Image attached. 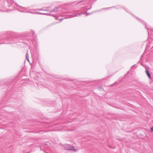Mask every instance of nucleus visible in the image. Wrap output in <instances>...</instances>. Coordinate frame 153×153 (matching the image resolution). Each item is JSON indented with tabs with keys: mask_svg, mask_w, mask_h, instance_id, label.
Here are the masks:
<instances>
[{
	"mask_svg": "<svg viewBox=\"0 0 153 153\" xmlns=\"http://www.w3.org/2000/svg\"><path fill=\"white\" fill-rule=\"evenodd\" d=\"M85 14V13H79L78 14V15L74 14V15H68V16H67V17L66 18H73V17L78 16H80L81 14ZM55 18H56V19H58L59 20H61V21H62V20H63L64 19V18H61V19H59L57 16H56L55 17ZM64 19H65V18H64Z\"/></svg>",
	"mask_w": 153,
	"mask_h": 153,
	"instance_id": "obj_1",
	"label": "nucleus"
},
{
	"mask_svg": "<svg viewBox=\"0 0 153 153\" xmlns=\"http://www.w3.org/2000/svg\"><path fill=\"white\" fill-rule=\"evenodd\" d=\"M61 16H64V15H61Z\"/></svg>",
	"mask_w": 153,
	"mask_h": 153,
	"instance_id": "obj_16",
	"label": "nucleus"
},
{
	"mask_svg": "<svg viewBox=\"0 0 153 153\" xmlns=\"http://www.w3.org/2000/svg\"><path fill=\"white\" fill-rule=\"evenodd\" d=\"M31 32H32V34H33V35H34V32L33 31H31Z\"/></svg>",
	"mask_w": 153,
	"mask_h": 153,
	"instance_id": "obj_13",
	"label": "nucleus"
},
{
	"mask_svg": "<svg viewBox=\"0 0 153 153\" xmlns=\"http://www.w3.org/2000/svg\"><path fill=\"white\" fill-rule=\"evenodd\" d=\"M26 8L25 7H19V11L21 12H26L27 11H26Z\"/></svg>",
	"mask_w": 153,
	"mask_h": 153,
	"instance_id": "obj_3",
	"label": "nucleus"
},
{
	"mask_svg": "<svg viewBox=\"0 0 153 153\" xmlns=\"http://www.w3.org/2000/svg\"><path fill=\"white\" fill-rule=\"evenodd\" d=\"M9 33H9L10 34H12V33L10 32H9Z\"/></svg>",
	"mask_w": 153,
	"mask_h": 153,
	"instance_id": "obj_15",
	"label": "nucleus"
},
{
	"mask_svg": "<svg viewBox=\"0 0 153 153\" xmlns=\"http://www.w3.org/2000/svg\"><path fill=\"white\" fill-rule=\"evenodd\" d=\"M90 9H91V8H89L87 9V11L88 10H90Z\"/></svg>",
	"mask_w": 153,
	"mask_h": 153,
	"instance_id": "obj_14",
	"label": "nucleus"
},
{
	"mask_svg": "<svg viewBox=\"0 0 153 153\" xmlns=\"http://www.w3.org/2000/svg\"><path fill=\"white\" fill-rule=\"evenodd\" d=\"M85 14H86V16H88V15H90V14H91L92 13H88L87 12L85 13Z\"/></svg>",
	"mask_w": 153,
	"mask_h": 153,
	"instance_id": "obj_10",
	"label": "nucleus"
},
{
	"mask_svg": "<svg viewBox=\"0 0 153 153\" xmlns=\"http://www.w3.org/2000/svg\"><path fill=\"white\" fill-rule=\"evenodd\" d=\"M30 13H32V12H30Z\"/></svg>",
	"mask_w": 153,
	"mask_h": 153,
	"instance_id": "obj_17",
	"label": "nucleus"
},
{
	"mask_svg": "<svg viewBox=\"0 0 153 153\" xmlns=\"http://www.w3.org/2000/svg\"><path fill=\"white\" fill-rule=\"evenodd\" d=\"M53 11L55 12H56L58 11H59V10L58 8V7H56L55 8H54L53 10Z\"/></svg>",
	"mask_w": 153,
	"mask_h": 153,
	"instance_id": "obj_6",
	"label": "nucleus"
},
{
	"mask_svg": "<svg viewBox=\"0 0 153 153\" xmlns=\"http://www.w3.org/2000/svg\"><path fill=\"white\" fill-rule=\"evenodd\" d=\"M26 59H27V60L29 61V55L28 54V53H27L26 55Z\"/></svg>",
	"mask_w": 153,
	"mask_h": 153,
	"instance_id": "obj_7",
	"label": "nucleus"
},
{
	"mask_svg": "<svg viewBox=\"0 0 153 153\" xmlns=\"http://www.w3.org/2000/svg\"><path fill=\"white\" fill-rule=\"evenodd\" d=\"M65 148L66 150L74 151L75 152L76 151V150L74 149V146H71L69 145H67Z\"/></svg>",
	"mask_w": 153,
	"mask_h": 153,
	"instance_id": "obj_2",
	"label": "nucleus"
},
{
	"mask_svg": "<svg viewBox=\"0 0 153 153\" xmlns=\"http://www.w3.org/2000/svg\"><path fill=\"white\" fill-rule=\"evenodd\" d=\"M39 13V14H44V15H49V14H48V13Z\"/></svg>",
	"mask_w": 153,
	"mask_h": 153,
	"instance_id": "obj_9",
	"label": "nucleus"
},
{
	"mask_svg": "<svg viewBox=\"0 0 153 153\" xmlns=\"http://www.w3.org/2000/svg\"><path fill=\"white\" fill-rule=\"evenodd\" d=\"M8 40H9V42H0V44H3V43L8 44V43H12V42H10V39H9Z\"/></svg>",
	"mask_w": 153,
	"mask_h": 153,
	"instance_id": "obj_5",
	"label": "nucleus"
},
{
	"mask_svg": "<svg viewBox=\"0 0 153 153\" xmlns=\"http://www.w3.org/2000/svg\"><path fill=\"white\" fill-rule=\"evenodd\" d=\"M39 10H44V11H49L48 10H47V9H39Z\"/></svg>",
	"mask_w": 153,
	"mask_h": 153,
	"instance_id": "obj_8",
	"label": "nucleus"
},
{
	"mask_svg": "<svg viewBox=\"0 0 153 153\" xmlns=\"http://www.w3.org/2000/svg\"><path fill=\"white\" fill-rule=\"evenodd\" d=\"M150 130L151 132L153 131V126L151 128Z\"/></svg>",
	"mask_w": 153,
	"mask_h": 153,
	"instance_id": "obj_11",
	"label": "nucleus"
},
{
	"mask_svg": "<svg viewBox=\"0 0 153 153\" xmlns=\"http://www.w3.org/2000/svg\"><path fill=\"white\" fill-rule=\"evenodd\" d=\"M146 73L149 78H151L150 74L149 72V71L147 70H146Z\"/></svg>",
	"mask_w": 153,
	"mask_h": 153,
	"instance_id": "obj_4",
	"label": "nucleus"
},
{
	"mask_svg": "<svg viewBox=\"0 0 153 153\" xmlns=\"http://www.w3.org/2000/svg\"><path fill=\"white\" fill-rule=\"evenodd\" d=\"M82 1H81L80 2H82Z\"/></svg>",
	"mask_w": 153,
	"mask_h": 153,
	"instance_id": "obj_18",
	"label": "nucleus"
},
{
	"mask_svg": "<svg viewBox=\"0 0 153 153\" xmlns=\"http://www.w3.org/2000/svg\"><path fill=\"white\" fill-rule=\"evenodd\" d=\"M134 66L135 65H134L132 66V67H131V68H134Z\"/></svg>",
	"mask_w": 153,
	"mask_h": 153,
	"instance_id": "obj_12",
	"label": "nucleus"
}]
</instances>
